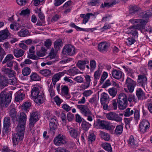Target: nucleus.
<instances>
[{
	"instance_id": "24",
	"label": "nucleus",
	"mask_w": 152,
	"mask_h": 152,
	"mask_svg": "<svg viewBox=\"0 0 152 152\" xmlns=\"http://www.w3.org/2000/svg\"><path fill=\"white\" fill-rule=\"evenodd\" d=\"M45 98L44 96L39 95L34 98V100L36 103L39 104L43 103L44 101Z\"/></svg>"
},
{
	"instance_id": "47",
	"label": "nucleus",
	"mask_w": 152,
	"mask_h": 152,
	"mask_svg": "<svg viewBox=\"0 0 152 152\" xmlns=\"http://www.w3.org/2000/svg\"><path fill=\"white\" fill-rule=\"evenodd\" d=\"M93 91L91 90L85 91L82 93L84 96L87 97L90 96L93 93Z\"/></svg>"
},
{
	"instance_id": "10",
	"label": "nucleus",
	"mask_w": 152,
	"mask_h": 152,
	"mask_svg": "<svg viewBox=\"0 0 152 152\" xmlns=\"http://www.w3.org/2000/svg\"><path fill=\"white\" fill-rule=\"evenodd\" d=\"M150 127V124L148 121L143 120L140 124V132L143 133L147 132Z\"/></svg>"
},
{
	"instance_id": "3",
	"label": "nucleus",
	"mask_w": 152,
	"mask_h": 152,
	"mask_svg": "<svg viewBox=\"0 0 152 152\" xmlns=\"http://www.w3.org/2000/svg\"><path fill=\"white\" fill-rule=\"evenodd\" d=\"M148 14H145L144 16L145 20L144 19L131 20L130 21L135 25L129 28L128 31L126 32L128 34H131L134 37L136 36H137V30L143 28V26L147 23L148 20Z\"/></svg>"
},
{
	"instance_id": "39",
	"label": "nucleus",
	"mask_w": 152,
	"mask_h": 152,
	"mask_svg": "<svg viewBox=\"0 0 152 152\" xmlns=\"http://www.w3.org/2000/svg\"><path fill=\"white\" fill-rule=\"evenodd\" d=\"M28 33V31L26 29H22L18 32V35L21 37H26Z\"/></svg>"
},
{
	"instance_id": "29",
	"label": "nucleus",
	"mask_w": 152,
	"mask_h": 152,
	"mask_svg": "<svg viewBox=\"0 0 152 152\" xmlns=\"http://www.w3.org/2000/svg\"><path fill=\"white\" fill-rule=\"evenodd\" d=\"M10 124V120L8 117L4 118V128L6 131H7L9 127Z\"/></svg>"
},
{
	"instance_id": "56",
	"label": "nucleus",
	"mask_w": 152,
	"mask_h": 152,
	"mask_svg": "<svg viewBox=\"0 0 152 152\" xmlns=\"http://www.w3.org/2000/svg\"><path fill=\"white\" fill-rule=\"evenodd\" d=\"M126 42L127 44L129 45H131L133 44L135 41L134 38L130 37L128 38Z\"/></svg>"
},
{
	"instance_id": "7",
	"label": "nucleus",
	"mask_w": 152,
	"mask_h": 152,
	"mask_svg": "<svg viewBox=\"0 0 152 152\" xmlns=\"http://www.w3.org/2000/svg\"><path fill=\"white\" fill-rule=\"evenodd\" d=\"M40 118V115L37 112H34L30 113L29 119V127L31 131H33L34 133V125Z\"/></svg>"
},
{
	"instance_id": "14",
	"label": "nucleus",
	"mask_w": 152,
	"mask_h": 152,
	"mask_svg": "<svg viewBox=\"0 0 152 152\" xmlns=\"http://www.w3.org/2000/svg\"><path fill=\"white\" fill-rule=\"evenodd\" d=\"M67 130L70 136L74 138H77L80 135V132L77 129H74L70 126H67Z\"/></svg>"
},
{
	"instance_id": "54",
	"label": "nucleus",
	"mask_w": 152,
	"mask_h": 152,
	"mask_svg": "<svg viewBox=\"0 0 152 152\" xmlns=\"http://www.w3.org/2000/svg\"><path fill=\"white\" fill-rule=\"evenodd\" d=\"M62 105V108L66 112H68L70 111L72 108V107H70L66 104H63Z\"/></svg>"
},
{
	"instance_id": "32",
	"label": "nucleus",
	"mask_w": 152,
	"mask_h": 152,
	"mask_svg": "<svg viewBox=\"0 0 152 152\" xmlns=\"http://www.w3.org/2000/svg\"><path fill=\"white\" fill-rule=\"evenodd\" d=\"M14 56L16 58L22 56L24 54V51L20 49L14 50L13 52Z\"/></svg>"
},
{
	"instance_id": "44",
	"label": "nucleus",
	"mask_w": 152,
	"mask_h": 152,
	"mask_svg": "<svg viewBox=\"0 0 152 152\" xmlns=\"http://www.w3.org/2000/svg\"><path fill=\"white\" fill-rule=\"evenodd\" d=\"M31 72L30 69L28 67H26L22 69V73L24 76H27Z\"/></svg>"
},
{
	"instance_id": "11",
	"label": "nucleus",
	"mask_w": 152,
	"mask_h": 152,
	"mask_svg": "<svg viewBox=\"0 0 152 152\" xmlns=\"http://www.w3.org/2000/svg\"><path fill=\"white\" fill-rule=\"evenodd\" d=\"M135 83L131 78L128 77L126 82V85L128 89L124 88L125 91L126 92H132L134 90V86Z\"/></svg>"
},
{
	"instance_id": "33",
	"label": "nucleus",
	"mask_w": 152,
	"mask_h": 152,
	"mask_svg": "<svg viewBox=\"0 0 152 152\" xmlns=\"http://www.w3.org/2000/svg\"><path fill=\"white\" fill-rule=\"evenodd\" d=\"M55 86H54L53 87L52 83H51L48 86V91L50 97L52 98L54 97L55 95L54 89Z\"/></svg>"
},
{
	"instance_id": "51",
	"label": "nucleus",
	"mask_w": 152,
	"mask_h": 152,
	"mask_svg": "<svg viewBox=\"0 0 152 152\" xmlns=\"http://www.w3.org/2000/svg\"><path fill=\"white\" fill-rule=\"evenodd\" d=\"M88 4L90 6H93L98 5L99 3L97 0H93L90 1L88 2Z\"/></svg>"
},
{
	"instance_id": "26",
	"label": "nucleus",
	"mask_w": 152,
	"mask_h": 152,
	"mask_svg": "<svg viewBox=\"0 0 152 152\" xmlns=\"http://www.w3.org/2000/svg\"><path fill=\"white\" fill-rule=\"evenodd\" d=\"M20 25L18 23L13 22L10 25V27L11 29L17 31L19 29Z\"/></svg>"
},
{
	"instance_id": "17",
	"label": "nucleus",
	"mask_w": 152,
	"mask_h": 152,
	"mask_svg": "<svg viewBox=\"0 0 152 152\" xmlns=\"http://www.w3.org/2000/svg\"><path fill=\"white\" fill-rule=\"evenodd\" d=\"M61 94L64 96L67 99L70 98V95L69 93V89L66 86H61Z\"/></svg>"
},
{
	"instance_id": "63",
	"label": "nucleus",
	"mask_w": 152,
	"mask_h": 152,
	"mask_svg": "<svg viewBox=\"0 0 152 152\" xmlns=\"http://www.w3.org/2000/svg\"><path fill=\"white\" fill-rule=\"evenodd\" d=\"M30 13V10L28 9H27L26 10H22L20 13V15H26L29 14Z\"/></svg>"
},
{
	"instance_id": "8",
	"label": "nucleus",
	"mask_w": 152,
	"mask_h": 152,
	"mask_svg": "<svg viewBox=\"0 0 152 152\" xmlns=\"http://www.w3.org/2000/svg\"><path fill=\"white\" fill-rule=\"evenodd\" d=\"M54 142L55 145L60 146L66 144L67 140L65 137L61 134H59L54 139Z\"/></svg>"
},
{
	"instance_id": "12",
	"label": "nucleus",
	"mask_w": 152,
	"mask_h": 152,
	"mask_svg": "<svg viewBox=\"0 0 152 152\" xmlns=\"http://www.w3.org/2000/svg\"><path fill=\"white\" fill-rule=\"evenodd\" d=\"M106 117L109 120L115 121L116 122H121L122 120V117L115 113L110 112L107 113Z\"/></svg>"
},
{
	"instance_id": "21",
	"label": "nucleus",
	"mask_w": 152,
	"mask_h": 152,
	"mask_svg": "<svg viewBox=\"0 0 152 152\" xmlns=\"http://www.w3.org/2000/svg\"><path fill=\"white\" fill-rule=\"evenodd\" d=\"M95 126L97 129H104V121L98 119L95 124Z\"/></svg>"
},
{
	"instance_id": "25",
	"label": "nucleus",
	"mask_w": 152,
	"mask_h": 152,
	"mask_svg": "<svg viewBox=\"0 0 152 152\" xmlns=\"http://www.w3.org/2000/svg\"><path fill=\"white\" fill-rule=\"evenodd\" d=\"M129 144L132 147H136L138 146L137 141L135 140L133 136H131L129 139Z\"/></svg>"
},
{
	"instance_id": "19",
	"label": "nucleus",
	"mask_w": 152,
	"mask_h": 152,
	"mask_svg": "<svg viewBox=\"0 0 152 152\" xmlns=\"http://www.w3.org/2000/svg\"><path fill=\"white\" fill-rule=\"evenodd\" d=\"M64 73L62 72L58 73L53 75L52 80L54 86H55L56 83L60 80L61 77L64 75Z\"/></svg>"
},
{
	"instance_id": "6",
	"label": "nucleus",
	"mask_w": 152,
	"mask_h": 152,
	"mask_svg": "<svg viewBox=\"0 0 152 152\" xmlns=\"http://www.w3.org/2000/svg\"><path fill=\"white\" fill-rule=\"evenodd\" d=\"M118 107L120 110H124L127 107L128 103L127 97L124 93L120 94L118 96Z\"/></svg>"
},
{
	"instance_id": "57",
	"label": "nucleus",
	"mask_w": 152,
	"mask_h": 152,
	"mask_svg": "<svg viewBox=\"0 0 152 152\" xmlns=\"http://www.w3.org/2000/svg\"><path fill=\"white\" fill-rule=\"evenodd\" d=\"M92 15L91 13H88L87 14V16L85 17L83 20V23L84 24H85L88 21L90 18V16Z\"/></svg>"
},
{
	"instance_id": "42",
	"label": "nucleus",
	"mask_w": 152,
	"mask_h": 152,
	"mask_svg": "<svg viewBox=\"0 0 152 152\" xmlns=\"http://www.w3.org/2000/svg\"><path fill=\"white\" fill-rule=\"evenodd\" d=\"M123 126L121 125L117 126L115 130V133L116 134H120L122 132Z\"/></svg>"
},
{
	"instance_id": "16",
	"label": "nucleus",
	"mask_w": 152,
	"mask_h": 152,
	"mask_svg": "<svg viewBox=\"0 0 152 152\" xmlns=\"http://www.w3.org/2000/svg\"><path fill=\"white\" fill-rule=\"evenodd\" d=\"M113 77L117 80H119L124 77V74L120 70L115 69L112 72Z\"/></svg>"
},
{
	"instance_id": "50",
	"label": "nucleus",
	"mask_w": 152,
	"mask_h": 152,
	"mask_svg": "<svg viewBox=\"0 0 152 152\" xmlns=\"http://www.w3.org/2000/svg\"><path fill=\"white\" fill-rule=\"evenodd\" d=\"M41 50L42 51L37 52V55L39 56L42 57L45 56L46 51L45 49L44 48L42 47Z\"/></svg>"
},
{
	"instance_id": "46",
	"label": "nucleus",
	"mask_w": 152,
	"mask_h": 152,
	"mask_svg": "<svg viewBox=\"0 0 152 152\" xmlns=\"http://www.w3.org/2000/svg\"><path fill=\"white\" fill-rule=\"evenodd\" d=\"M98 50L101 53H103L104 51V42H102L98 45Z\"/></svg>"
},
{
	"instance_id": "53",
	"label": "nucleus",
	"mask_w": 152,
	"mask_h": 152,
	"mask_svg": "<svg viewBox=\"0 0 152 152\" xmlns=\"http://www.w3.org/2000/svg\"><path fill=\"white\" fill-rule=\"evenodd\" d=\"M105 150L108 152H112V148L110 144L108 143H105Z\"/></svg>"
},
{
	"instance_id": "45",
	"label": "nucleus",
	"mask_w": 152,
	"mask_h": 152,
	"mask_svg": "<svg viewBox=\"0 0 152 152\" xmlns=\"http://www.w3.org/2000/svg\"><path fill=\"white\" fill-rule=\"evenodd\" d=\"M54 101L58 106H60L63 100L61 99L57 95L53 98Z\"/></svg>"
},
{
	"instance_id": "27",
	"label": "nucleus",
	"mask_w": 152,
	"mask_h": 152,
	"mask_svg": "<svg viewBox=\"0 0 152 152\" xmlns=\"http://www.w3.org/2000/svg\"><path fill=\"white\" fill-rule=\"evenodd\" d=\"M62 45V42L61 39L57 40L54 43V48L56 50H58L61 48Z\"/></svg>"
},
{
	"instance_id": "4",
	"label": "nucleus",
	"mask_w": 152,
	"mask_h": 152,
	"mask_svg": "<svg viewBox=\"0 0 152 152\" xmlns=\"http://www.w3.org/2000/svg\"><path fill=\"white\" fill-rule=\"evenodd\" d=\"M5 91L1 92L0 94V105L1 107L5 106L7 107L11 102L12 94L11 92L7 94Z\"/></svg>"
},
{
	"instance_id": "30",
	"label": "nucleus",
	"mask_w": 152,
	"mask_h": 152,
	"mask_svg": "<svg viewBox=\"0 0 152 152\" xmlns=\"http://www.w3.org/2000/svg\"><path fill=\"white\" fill-rule=\"evenodd\" d=\"M25 97V94L23 93H17L15 97V100L16 102H18L23 100Z\"/></svg>"
},
{
	"instance_id": "49",
	"label": "nucleus",
	"mask_w": 152,
	"mask_h": 152,
	"mask_svg": "<svg viewBox=\"0 0 152 152\" xmlns=\"http://www.w3.org/2000/svg\"><path fill=\"white\" fill-rule=\"evenodd\" d=\"M89 102L92 104H96L97 102L96 96L94 95L88 100Z\"/></svg>"
},
{
	"instance_id": "13",
	"label": "nucleus",
	"mask_w": 152,
	"mask_h": 152,
	"mask_svg": "<svg viewBox=\"0 0 152 152\" xmlns=\"http://www.w3.org/2000/svg\"><path fill=\"white\" fill-rule=\"evenodd\" d=\"M77 107L80 110V112L85 116L89 115L91 114V112L88 106L86 105L78 104L77 105Z\"/></svg>"
},
{
	"instance_id": "52",
	"label": "nucleus",
	"mask_w": 152,
	"mask_h": 152,
	"mask_svg": "<svg viewBox=\"0 0 152 152\" xmlns=\"http://www.w3.org/2000/svg\"><path fill=\"white\" fill-rule=\"evenodd\" d=\"M69 72L73 75H75L79 73V70L75 67L70 69L69 70Z\"/></svg>"
},
{
	"instance_id": "1",
	"label": "nucleus",
	"mask_w": 152,
	"mask_h": 152,
	"mask_svg": "<svg viewBox=\"0 0 152 152\" xmlns=\"http://www.w3.org/2000/svg\"><path fill=\"white\" fill-rule=\"evenodd\" d=\"M26 119L27 116L26 114L23 113H21L19 124L16 129V133L13 135L12 137L14 146L17 145L20 141L22 140L23 138L25 129V125Z\"/></svg>"
},
{
	"instance_id": "23",
	"label": "nucleus",
	"mask_w": 152,
	"mask_h": 152,
	"mask_svg": "<svg viewBox=\"0 0 152 152\" xmlns=\"http://www.w3.org/2000/svg\"><path fill=\"white\" fill-rule=\"evenodd\" d=\"M115 127V126L108 121H105V130H107L112 133Z\"/></svg>"
},
{
	"instance_id": "62",
	"label": "nucleus",
	"mask_w": 152,
	"mask_h": 152,
	"mask_svg": "<svg viewBox=\"0 0 152 152\" xmlns=\"http://www.w3.org/2000/svg\"><path fill=\"white\" fill-rule=\"evenodd\" d=\"M66 0H55L54 5L56 6L61 5Z\"/></svg>"
},
{
	"instance_id": "28",
	"label": "nucleus",
	"mask_w": 152,
	"mask_h": 152,
	"mask_svg": "<svg viewBox=\"0 0 152 152\" xmlns=\"http://www.w3.org/2000/svg\"><path fill=\"white\" fill-rule=\"evenodd\" d=\"M39 72L42 75L45 77L50 76L52 74L51 70L49 69L40 70Z\"/></svg>"
},
{
	"instance_id": "35",
	"label": "nucleus",
	"mask_w": 152,
	"mask_h": 152,
	"mask_svg": "<svg viewBox=\"0 0 152 152\" xmlns=\"http://www.w3.org/2000/svg\"><path fill=\"white\" fill-rule=\"evenodd\" d=\"M81 125L83 129L85 130H87L91 126V124L86 121H83Z\"/></svg>"
},
{
	"instance_id": "58",
	"label": "nucleus",
	"mask_w": 152,
	"mask_h": 152,
	"mask_svg": "<svg viewBox=\"0 0 152 152\" xmlns=\"http://www.w3.org/2000/svg\"><path fill=\"white\" fill-rule=\"evenodd\" d=\"M101 72L99 70H98L95 72L94 74V79L95 80H97L99 79Z\"/></svg>"
},
{
	"instance_id": "9",
	"label": "nucleus",
	"mask_w": 152,
	"mask_h": 152,
	"mask_svg": "<svg viewBox=\"0 0 152 152\" xmlns=\"http://www.w3.org/2000/svg\"><path fill=\"white\" fill-rule=\"evenodd\" d=\"M63 53L65 55L73 56L75 53V48L71 45H66L64 48Z\"/></svg>"
},
{
	"instance_id": "55",
	"label": "nucleus",
	"mask_w": 152,
	"mask_h": 152,
	"mask_svg": "<svg viewBox=\"0 0 152 152\" xmlns=\"http://www.w3.org/2000/svg\"><path fill=\"white\" fill-rule=\"evenodd\" d=\"M100 99L101 103L103 106V108L104 110V92H103L101 95Z\"/></svg>"
},
{
	"instance_id": "5",
	"label": "nucleus",
	"mask_w": 152,
	"mask_h": 152,
	"mask_svg": "<svg viewBox=\"0 0 152 152\" xmlns=\"http://www.w3.org/2000/svg\"><path fill=\"white\" fill-rule=\"evenodd\" d=\"M46 116L49 120V126L51 131L54 132L57 129V121L56 118L53 116L49 111H47L45 113Z\"/></svg>"
},
{
	"instance_id": "36",
	"label": "nucleus",
	"mask_w": 152,
	"mask_h": 152,
	"mask_svg": "<svg viewBox=\"0 0 152 152\" xmlns=\"http://www.w3.org/2000/svg\"><path fill=\"white\" fill-rule=\"evenodd\" d=\"M116 1L114 0H106L105 7H110L116 4Z\"/></svg>"
},
{
	"instance_id": "34",
	"label": "nucleus",
	"mask_w": 152,
	"mask_h": 152,
	"mask_svg": "<svg viewBox=\"0 0 152 152\" xmlns=\"http://www.w3.org/2000/svg\"><path fill=\"white\" fill-rule=\"evenodd\" d=\"M108 91L110 96L114 97L117 94V90L115 88L113 87L109 88L108 90Z\"/></svg>"
},
{
	"instance_id": "2",
	"label": "nucleus",
	"mask_w": 152,
	"mask_h": 152,
	"mask_svg": "<svg viewBox=\"0 0 152 152\" xmlns=\"http://www.w3.org/2000/svg\"><path fill=\"white\" fill-rule=\"evenodd\" d=\"M2 71L4 75L2 76L0 73V85L1 86H6L8 83L13 85L17 84V80L15 77H14L12 79L10 78L14 76L12 71L9 68L4 67L2 68Z\"/></svg>"
},
{
	"instance_id": "64",
	"label": "nucleus",
	"mask_w": 152,
	"mask_h": 152,
	"mask_svg": "<svg viewBox=\"0 0 152 152\" xmlns=\"http://www.w3.org/2000/svg\"><path fill=\"white\" fill-rule=\"evenodd\" d=\"M51 44V41L50 39H48L44 42V45L47 48L50 46Z\"/></svg>"
},
{
	"instance_id": "40",
	"label": "nucleus",
	"mask_w": 152,
	"mask_h": 152,
	"mask_svg": "<svg viewBox=\"0 0 152 152\" xmlns=\"http://www.w3.org/2000/svg\"><path fill=\"white\" fill-rule=\"evenodd\" d=\"M96 136L93 133L90 134L88 136V140L89 144H91L96 139Z\"/></svg>"
},
{
	"instance_id": "60",
	"label": "nucleus",
	"mask_w": 152,
	"mask_h": 152,
	"mask_svg": "<svg viewBox=\"0 0 152 152\" xmlns=\"http://www.w3.org/2000/svg\"><path fill=\"white\" fill-rule=\"evenodd\" d=\"M91 69L94 70L96 67V62L94 60H92L90 61Z\"/></svg>"
},
{
	"instance_id": "18",
	"label": "nucleus",
	"mask_w": 152,
	"mask_h": 152,
	"mask_svg": "<svg viewBox=\"0 0 152 152\" xmlns=\"http://www.w3.org/2000/svg\"><path fill=\"white\" fill-rule=\"evenodd\" d=\"M147 79L146 76L143 75H138L137 79V82L139 85L143 87L147 84Z\"/></svg>"
},
{
	"instance_id": "41",
	"label": "nucleus",
	"mask_w": 152,
	"mask_h": 152,
	"mask_svg": "<svg viewBox=\"0 0 152 152\" xmlns=\"http://www.w3.org/2000/svg\"><path fill=\"white\" fill-rule=\"evenodd\" d=\"M123 67L128 76H133V74L134 73V71L133 70L125 66H124Z\"/></svg>"
},
{
	"instance_id": "22",
	"label": "nucleus",
	"mask_w": 152,
	"mask_h": 152,
	"mask_svg": "<svg viewBox=\"0 0 152 152\" xmlns=\"http://www.w3.org/2000/svg\"><path fill=\"white\" fill-rule=\"evenodd\" d=\"M31 95L34 99L39 95V88L37 86H34L31 91Z\"/></svg>"
},
{
	"instance_id": "37",
	"label": "nucleus",
	"mask_w": 152,
	"mask_h": 152,
	"mask_svg": "<svg viewBox=\"0 0 152 152\" xmlns=\"http://www.w3.org/2000/svg\"><path fill=\"white\" fill-rule=\"evenodd\" d=\"M136 94L139 99H142L144 95L142 89L140 88H138L137 90Z\"/></svg>"
},
{
	"instance_id": "61",
	"label": "nucleus",
	"mask_w": 152,
	"mask_h": 152,
	"mask_svg": "<svg viewBox=\"0 0 152 152\" xmlns=\"http://www.w3.org/2000/svg\"><path fill=\"white\" fill-rule=\"evenodd\" d=\"M90 86V84L85 82L81 85L80 87L83 89H85L89 87Z\"/></svg>"
},
{
	"instance_id": "31",
	"label": "nucleus",
	"mask_w": 152,
	"mask_h": 152,
	"mask_svg": "<svg viewBox=\"0 0 152 152\" xmlns=\"http://www.w3.org/2000/svg\"><path fill=\"white\" fill-rule=\"evenodd\" d=\"M31 106V103L29 102H26L22 105V109L26 112L29 111L30 107Z\"/></svg>"
},
{
	"instance_id": "59",
	"label": "nucleus",
	"mask_w": 152,
	"mask_h": 152,
	"mask_svg": "<svg viewBox=\"0 0 152 152\" xmlns=\"http://www.w3.org/2000/svg\"><path fill=\"white\" fill-rule=\"evenodd\" d=\"M70 26H71V27L75 28V29H76V30L77 31H82V30H83L82 28H81L80 27L78 26H77L75 25L74 23H71L70 24Z\"/></svg>"
},
{
	"instance_id": "15",
	"label": "nucleus",
	"mask_w": 152,
	"mask_h": 152,
	"mask_svg": "<svg viewBox=\"0 0 152 152\" xmlns=\"http://www.w3.org/2000/svg\"><path fill=\"white\" fill-rule=\"evenodd\" d=\"M89 63V61L88 60H80L78 61L77 65L81 70H84L85 69L86 66L88 69H89L90 67L88 65Z\"/></svg>"
},
{
	"instance_id": "20",
	"label": "nucleus",
	"mask_w": 152,
	"mask_h": 152,
	"mask_svg": "<svg viewBox=\"0 0 152 152\" xmlns=\"http://www.w3.org/2000/svg\"><path fill=\"white\" fill-rule=\"evenodd\" d=\"M10 34V33L7 29L0 31V42H2L6 39Z\"/></svg>"
},
{
	"instance_id": "48",
	"label": "nucleus",
	"mask_w": 152,
	"mask_h": 152,
	"mask_svg": "<svg viewBox=\"0 0 152 152\" xmlns=\"http://www.w3.org/2000/svg\"><path fill=\"white\" fill-rule=\"evenodd\" d=\"M74 80L78 83H82L83 82V78L82 76H77L74 78Z\"/></svg>"
},
{
	"instance_id": "38",
	"label": "nucleus",
	"mask_w": 152,
	"mask_h": 152,
	"mask_svg": "<svg viewBox=\"0 0 152 152\" xmlns=\"http://www.w3.org/2000/svg\"><path fill=\"white\" fill-rule=\"evenodd\" d=\"M134 113L133 110L131 108H128L124 111V116L126 117H129L132 115Z\"/></svg>"
},
{
	"instance_id": "43",
	"label": "nucleus",
	"mask_w": 152,
	"mask_h": 152,
	"mask_svg": "<svg viewBox=\"0 0 152 152\" xmlns=\"http://www.w3.org/2000/svg\"><path fill=\"white\" fill-rule=\"evenodd\" d=\"M31 80L34 81H38L41 80V77L37 73H33L30 76Z\"/></svg>"
}]
</instances>
